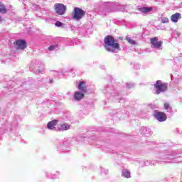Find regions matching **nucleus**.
<instances>
[{"label": "nucleus", "mask_w": 182, "mask_h": 182, "mask_svg": "<svg viewBox=\"0 0 182 182\" xmlns=\"http://www.w3.org/2000/svg\"><path fill=\"white\" fill-rule=\"evenodd\" d=\"M105 48L107 52H112V53H116L120 50V45H119L114 41V38L112 36H108L104 39Z\"/></svg>", "instance_id": "nucleus-1"}, {"label": "nucleus", "mask_w": 182, "mask_h": 182, "mask_svg": "<svg viewBox=\"0 0 182 182\" xmlns=\"http://www.w3.org/2000/svg\"><path fill=\"white\" fill-rule=\"evenodd\" d=\"M156 95H160L163 92L167 90V84L163 83L161 80H158L154 85Z\"/></svg>", "instance_id": "nucleus-2"}, {"label": "nucleus", "mask_w": 182, "mask_h": 182, "mask_svg": "<svg viewBox=\"0 0 182 182\" xmlns=\"http://www.w3.org/2000/svg\"><path fill=\"white\" fill-rule=\"evenodd\" d=\"M54 9L58 15H65V12H66V6L63 4L58 3L54 5Z\"/></svg>", "instance_id": "nucleus-3"}, {"label": "nucleus", "mask_w": 182, "mask_h": 182, "mask_svg": "<svg viewBox=\"0 0 182 182\" xmlns=\"http://www.w3.org/2000/svg\"><path fill=\"white\" fill-rule=\"evenodd\" d=\"M85 16V11L80 8L75 7L74 9V14L73 16V19L75 21H80Z\"/></svg>", "instance_id": "nucleus-4"}, {"label": "nucleus", "mask_w": 182, "mask_h": 182, "mask_svg": "<svg viewBox=\"0 0 182 182\" xmlns=\"http://www.w3.org/2000/svg\"><path fill=\"white\" fill-rule=\"evenodd\" d=\"M85 97V92L75 91L73 94V100L75 102H80Z\"/></svg>", "instance_id": "nucleus-5"}, {"label": "nucleus", "mask_w": 182, "mask_h": 182, "mask_svg": "<svg viewBox=\"0 0 182 182\" xmlns=\"http://www.w3.org/2000/svg\"><path fill=\"white\" fill-rule=\"evenodd\" d=\"M58 124H59L58 120L53 119L47 124V129H48L49 130H55L56 132H58Z\"/></svg>", "instance_id": "nucleus-6"}, {"label": "nucleus", "mask_w": 182, "mask_h": 182, "mask_svg": "<svg viewBox=\"0 0 182 182\" xmlns=\"http://www.w3.org/2000/svg\"><path fill=\"white\" fill-rule=\"evenodd\" d=\"M72 125L68 123H61L57 125V132H66L68 130H70Z\"/></svg>", "instance_id": "nucleus-7"}, {"label": "nucleus", "mask_w": 182, "mask_h": 182, "mask_svg": "<svg viewBox=\"0 0 182 182\" xmlns=\"http://www.w3.org/2000/svg\"><path fill=\"white\" fill-rule=\"evenodd\" d=\"M151 44L152 48H154L155 49H160L163 43L159 41V38L155 37L151 39Z\"/></svg>", "instance_id": "nucleus-8"}, {"label": "nucleus", "mask_w": 182, "mask_h": 182, "mask_svg": "<svg viewBox=\"0 0 182 182\" xmlns=\"http://www.w3.org/2000/svg\"><path fill=\"white\" fill-rule=\"evenodd\" d=\"M14 45L16 49H21V50L26 49V41L25 40H17L14 43Z\"/></svg>", "instance_id": "nucleus-9"}, {"label": "nucleus", "mask_w": 182, "mask_h": 182, "mask_svg": "<svg viewBox=\"0 0 182 182\" xmlns=\"http://www.w3.org/2000/svg\"><path fill=\"white\" fill-rule=\"evenodd\" d=\"M154 116L158 122H166L167 120V116L164 112H159L154 114Z\"/></svg>", "instance_id": "nucleus-10"}, {"label": "nucleus", "mask_w": 182, "mask_h": 182, "mask_svg": "<svg viewBox=\"0 0 182 182\" xmlns=\"http://www.w3.org/2000/svg\"><path fill=\"white\" fill-rule=\"evenodd\" d=\"M178 19H181V14L180 13H176L171 16V22H174L175 23L178 22Z\"/></svg>", "instance_id": "nucleus-11"}, {"label": "nucleus", "mask_w": 182, "mask_h": 182, "mask_svg": "<svg viewBox=\"0 0 182 182\" xmlns=\"http://www.w3.org/2000/svg\"><path fill=\"white\" fill-rule=\"evenodd\" d=\"M77 87H78L79 90L86 93L87 87L86 86V82H85V81L80 82Z\"/></svg>", "instance_id": "nucleus-12"}, {"label": "nucleus", "mask_w": 182, "mask_h": 182, "mask_svg": "<svg viewBox=\"0 0 182 182\" xmlns=\"http://www.w3.org/2000/svg\"><path fill=\"white\" fill-rule=\"evenodd\" d=\"M130 174H131L130 171L129 169L124 168V169H122L121 176L124 178H130V177H132Z\"/></svg>", "instance_id": "nucleus-13"}, {"label": "nucleus", "mask_w": 182, "mask_h": 182, "mask_svg": "<svg viewBox=\"0 0 182 182\" xmlns=\"http://www.w3.org/2000/svg\"><path fill=\"white\" fill-rule=\"evenodd\" d=\"M140 12H141V14H150V12H151V11H153V8L152 7H142L139 9Z\"/></svg>", "instance_id": "nucleus-14"}, {"label": "nucleus", "mask_w": 182, "mask_h": 182, "mask_svg": "<svg viewBox=\"0 0 182 182\" xmlns=\"http://www.w3.org/2000/svg\"><path fill=\"white\" fill-rule=\"evenodd\" d=\"M161 21L162 22V23H168V22H170V20L168 19V18L163 16L161 18Z\"/></svg>", "instance_id": "nucleus-15"}, {"label": "nucleus", "mask_w": 182, "mask_h": 182, "mask_svg": "<svg viewBox=\"0 0 182 182\" xmlns=\"http://www.w3.org/2000/svg\"><path fill=\"white\" fill-rule=\"evenodd\" d=\"M126 39L128 43H130V45H136V41L134 40L131 39L130 37H127Z\"/></svg>", "instance_id": "nucleus-16"}, {"label": "nucleus", "mask_w": 182, "mask_h": 182, "mask_svg": "<svg viewBox=\"0 0 182 182\" xmlns=\"http://www.w3.org/2000/svg\"><path fill=\"white\" fill-rule=\"evenodd\" d=\"M0 12L2 14H5V12H6V9L4 6H0Z\"/></svg>", "instance_id": "nucleus-17"}, {"label": "nucleus", "mask_w": 182, "mask_h": 182, "mask_svg": "<svg viewBox=\"0 0 182 182\" xmlns=\"http://www.w3.org/2000/svg\"><path fill=\"white\" fill-rule=\"evenodd\" d=\"M56 48H58V46L57 45H55V46H50L48 47V50H55V49H56Z\"/></svg>", "instance_id": "nucleus-18"}, {"label": "nucleus", "mask_w": 182, "mask_h": 182, "mask_svg": "<svg viewBox=\"0 0 182 182\" xmlns=\"http://www.w3.org/2000/svg\"><path fill=\"white\" fill-rule=\"evenodd\" d=\"M63 23H62V22L60 21H56L55 22V26L60 27V26H63Z\"/></svg>", "instance_id": "nucleus-19"}, {"label": "nucleus", "mask_w": 182, "mask_h": 182, "mask_svg": "<svg viewBox=\"0 0 182 182\" xmlns=\"http://www.w3.org/2000/svg\"><path fill=\"white\" fill-rule=\"evenodd\" d=\"M133 86H134V84H133V83H127V87H128V89H132V87H133Z\"/></svg>", "instance_id": "nucleus-20"}, {"label": "nucleus", "mask_w": 182, "mask_h": 182, "mask_svg": "<svg viewBox=\"0 0 182 182\" xmlns=\"http://www.w3.org/2000/svg\"><path fill=\"white\" fill-rule=\"evenodd\" d=\"M168 107H170V105L167 102L164 104V109L165 110H168Z\"/></svg>", "instance_id": "nucleus-21"}, {"label": "nucleus", "mask_w": 182, "mask_h": 182, "mask_svg": "<svg viewBox=\"0 0 182 182\" xmlns=\"http://www.w3.org/2000/svg\"><path fill=\"white\" fill-rule=\"evenodd\" d=\"M37 73H43V72H45V70L43 69H41V70H38L36 69V71Z\"/></svg>", "instance_id": "nucleus-22"}, {"label": "nucleus", "mask_w": 182, "mask_h": 182, "mask_svg": "<svg viewBox=\"0 0 182 182\" xmlns=\"http://www.w3.org/2000/svg\"><path fill=\"white\" fill-rule=\"evenodd\" d=\"M122 9H120V11H123V9H124V6H122Z\"/></svg>", "instance_id": "nucleus-23"}, {"label": "nucleus", "mask_w": 182, "mask_h": 182, "mask_svg": "<svg viewBox=\"0 0 182 182\" xmlns=\"http://www.w3.org/2000/svg\"><path fill=\"white\" fill-rule=\"evenodd\" d=\"M0 22H2V18L0 17Z\"/></svg>", "instance_id": "nucleus-24"}]
</instances>
